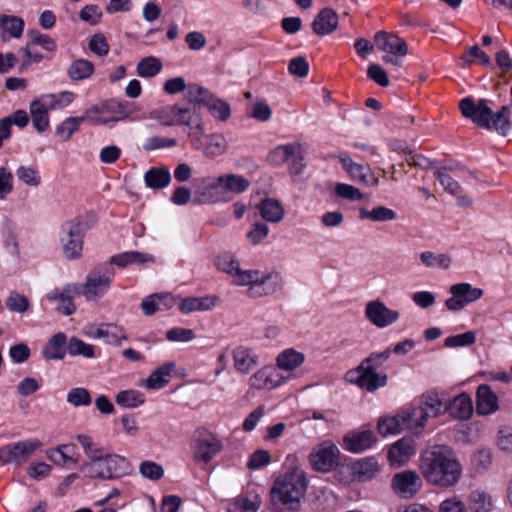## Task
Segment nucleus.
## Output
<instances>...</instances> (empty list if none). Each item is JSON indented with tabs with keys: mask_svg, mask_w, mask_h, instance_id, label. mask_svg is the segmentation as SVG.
I'll list each match as a JSON object with an SVG mask.
<instances>
[{
	"mask_svg": "<svg viewBox=\"0 0 512 512\" xmlns=\"http://www.w3.org/2000/svg\"><path fill=\"white\" fill-rule=\"evenodd\" d=\"M163 68V64L160 59L154 56H148L142 58L136 66V72L139 77L152 78L158 75Z\"/></svg>",
	"mask_w": 512,
	"mask_h": 512,
	"instance_id": "53",
	"label": "nucleus"
},
{
	"mask_svg": "<svg viewBox=\"0 0 512 512\" xmlns=\"http://www.w3.org/2000/svg\"><path fill=\"white\" fill-rule=\"evenodd\" d=\"M444 402L442 395L436 390L423 393L417 403L401 409L406 431L414 436H420L430 418L443 413Z\"/></svg>",
	"mask_w": 512,
	"mask_h": 512,
	"instance_id": "3",
	"label": "nucleus"
},
{
	"mask_svg": "<svg viewBox=\"0 0 512 512\" xmlns=\"http://www.w3.org/2000/svg\"><path fill=\"white\" fill-rule=\"evenodd\" d=\"M83 334L93 340H103L105 344L121 346L128 336L124 327L115 323L88 324Z\"/></svg>",
	"mask_w": 512,
	"mask_h": 512,
	"instance_id": "14",
	"label": "nucleus"
},
{
	"mask_svg": "<svg viewBox=\"0 0 512 512\" xmlns=\"http://www.w3.org/2000/svg\"><path fill=\"white\" fill-rule=\"evenodd\" d=\"M261 217L270 223L280 222L285 215V209L280 201L275 198L266 197L258 205Z\"/></svg>",
	"mask_w": 512,
	"mask_h": 512,
	"instance_id": "41",
	"label": "nucleus"
},
{
	"mask_svg": "<svg viewBox=\"0 0 512 512\" xmlns=\"http://www.w3.org/2000/svg\"><path fill=\"white\" fill-rule=\"evenodd\" d=\"M25 23L22 18L12 15H0V30L3 41L18 39L22 36Z\"/></svg>",
	"mask_w": 512,
	"mask_h": 512,
	"instance_id": "35",
	"label": "nucleus"
},
{
	"mask_svg": "<svg viewBox=\"0 0 512 512\" xmlns=\"http://www.w3.org/2000/svg\"><path fill=\"white\" fill-rule=\"evenodd\" d=\"M175 369L173 362H168L156 368L147 379L143 380L142 386L148 390H159L168 382L171 373Z\"/></svg>",
	"mask_w": 512,
	"mask_h": 512,
	"instance_id": "38",
	"label": "nucleus"
},
{
	"mask_svg": "<svg viewBox=\"0 0 512 512\" xmlns=\"http://www.w3.org/2000/svg\"><path fill=\"white\" fill-rule=\"evenodd\" d=\"M391 487L399 497L410 499L421 489L422 479L417 472L404 470L393 475Z\"/></svg>",
	"mask_w": 512,
	"mask_h": 512,
	"instance_id": "18",
	"label": "nucleus"
},
{
	"mask_svg": "<svg viewBox=\"0 0 512 512\" xmlns=\"http://www.w3.org/2000/svg\"><path fill=\"white\" fill-rule=\"evenodd\" d=\"M366 319L375 327L384 329L395 324L400 318L398 310L390 309L383 301H369L364 310Z\"/></svg>",
	"mask_w": 512,
	"mask_h": 512,
	"instance_id": "17",
	"label": "nucleus"
},
{
	"mask_svg": "<svg viewBox=\"0 0 512 512\" xmlns=\"http://www.w3.org/2000/svg\"><path fill=\"white\" fill-rule=\"evenodd\" d=\"M337 158L351 180L368 187L378 185V178L368 166L354 162L346 152L339 153Z\"/></svg>",
	"mask_w": 512,
	"mask_h": 512,
	"instance_id": "19",
	"label": "nucleus"
},
{
	"mask_svg": "<svg viewBox=\"0 0 512 512\" xmlns=\"http://www.w3.org/2000/svg\"><path fill=\"white\" fill-rule=\"evenodd\" d=\"M449 292L451 297L446 299L445 306L453 312L464 309L466 306L479 300L484 294L481 288L473 287L467 282L453 284Z\"/></svg>",
	"mask_w": 512,
	"mask_h": 512,
	"instance_id": "15",
	"label": "nucleus"
},
{
	"mask_svg": "<svg viewBox=\"0 0 512 512\" xmlns=\"http://www.w3.org/2000/svg\"><path fill=\"white\" fill-rule=\"evenodd\" d=\"M260 498L255 493H247L235 498L228 506V512H257Z\"/></svg>",
	"mask_w": 512,
	"mask_h": 512,
	"instance_id": "46",
	"label": "nucleus"
},
{
	"mask_svg": "<svg viewBox=\"0 0 512 512\" xmlns=\"http://www.w3.org/2000/svg\"><path fill=\"white\" fill-rule=\"evenodd\" d=\"M416 453V443L412 438L397 440L388 450V460L394 467L405 465Z\"/></svg>",
	"mask_w": 512,
	"mask_h": 512,
	"instance_id": "25",
	"label": "nucleus"
},
{
	"mask_svg": "<svg viewBox=\"0 0 512 512\" xmlns=\"http://www.w3.org/2000/svg\"><path fill=\"white\" fill-rule=\"evenodd\" d=\"M147 187L152 189H162L169 185L171 174L166 167H152L144 175Z\"/></svg>",
	"mask_w": 512,
	"mask_h": 512,
	"instance_id": "45",
	"label": "nucleus"
},
{
	"mask_svg": "<svg viewBox=\"0 0 512 512\" xmlns=\"http://www.w3.org/2000/svg\"><path fill=\"white\" fill-rule=\"evenodd\" d=\"M211 116L219 121H226L231 116L230 104L212 94L208 102L205 104Z\"/></svg>",
	"mask_w": 512,
	"mask_h": 512,
	"instance_id": "54",
	"label": "nucleus"
},
{
	"mask_svg": "<svg viewBox=\"0 0 512 512\" xmlns=\"http://www.w3.org/2000/svg\"><path fill=\"white\" fill-rule=\"evenodd\" d=\"M476 342V334L473 331H467L462 334L449 336L444 341L447 348L468 347Z\"/></svg>",
	"mask_w": 512,
	"mask_h": 512,
	"instance_id": "60",
	"label": "nucleus"
},
{
	"mask_svg": "<svg viewBox=\"0 0 512 512\" xmlns=\"http://www.w3.org/2000/svg\"><path fill=\"white\" fill-rule=\"evenodd\" d=\"M248 115L261 122H266L271 118L272 110L265 100H257L251 104Z\"/></svg>",
	"mask_w": 512,
	"mask_h": 512,
	"instance_id": "64",
	"label": "nucleus"
},
{
	"mask_svg": "<svg viewBox=\"0 0 512 512\" xmlns=\"http://www.w3.org/2000/svg\"><path fill=\"white\" fill-rule=\"evenodd\" d=\"M338 14L331 8H323L312 22L313 32L319 36L329 35L338 27Z\"/></svg>",
	"mask_w": 512,
	"mask_h": 512,
	"instance_id": "31",
	"label": "nucleus"
},
{
	"mask_svg": "<svg viewBox=\"0 0 512 512\" xmlns=\"http://www.w3.org/2000/svg\"><path fill=\"white\" fill-rule=\"evenodd\" d=\"M203 182L209 187H219L224 193L234 195L245 192L250 186L247 178L237 174H226L215 179L205 178Z\"/></svg>",
	"mask_w": 512,
	"mask_h": 512,
	"instance_id": "24",
	"label": "nucleus"
},
{
	"mask_svg": "<svg viewBox=\"0 0 512 512\" xmlns=\"http://www.w3.org/2000/svg\"><path fill=\"white\" fill-rule=\"evenodd\" d=\"M212 93L198 84H189L185 90V97L190 103L205 104L208 102Z\"/></svg>",
	"mask_w": 512,
	"mask_h": 512,
	"instance_id": "59",
	"label": "nucleus"
},
{
	"mask_svg": "<svg viewBox=\"0 0 512 512\" xmlns=\"http://www.w3.org/2000/svg\"><path fill=\"white\" fill-rule=\"evenodd\" d=\"M445 411H448L455 419H469L473 414V402L471 396L464 392L458 394L448 404L444 403L443 412Z\"/></svg>",
	"mask_w": 512,
	"mask_h": 512,
	"instance_id": "29",
	"label": "nucleus"
},
{
	"mask_svg": "<svg viewBox=\"0 0 512 512\" xmlns=\"http://www.w3.org/2000/svg\"><path fill=\"white\" fill-rule=\"evenodd\" d=\"M189 446L193 461L202 466L210 464L223 449L220 438L204 427L194 431Z\"/></svg>",
	"mask_w": 512,
	"mask_h": 512,
	"instance_id": "6",
	"label": "nucleus"
},
{
	"mask_svg": "<svg viewBox=\"0 0 512 512\" xmlns=\"http://www.w3.org/2000/svg\"><path fill=\"white\" fill-rule=\"evenodd\" d=\"M204 146L202 150L208 157H217L225 153L227 149V142L222 134H210L204 138ZM192 146L196 149H201L199 139L192 140Z\"/></svg>",
	"mask_w": 512,
	"mask_h": 512,
	"instance_id": "36",
	"label": "nucleus"
},
{
	"mask_svg": "<svg viewBox=\"0 0 512 512\" xmlns=\"http://www.w3.org/2000/svg\"><path fill=\"white\" fill-rule=\"evenodd\" d=\"M459 108L462 115L471 119L477 126L481 128L487 126V118L491 113L488 100L479 99L475 101L471 97H465L460 101Z\"/></svg>",
	"mask_w": 512,
	"mask_h": 512,
	"instance_id": "22",
	"label": "nucleus"
},
{
	"mask_svg": "<svg viewBox=\"0 0 512 512\" xmlns=\"http://www.w3.org/2000/svg\"><path fill=\"white\" fill-rule=\"evenodd\" d=\"M359 217L362 220L373 222H388L396 219V213L393 209L385 206H376L372 209L360 208Z\"/></svg>",
	"mask_w": 512,
	"mask_h": 512,
	"instance_id": "49",
	"label": "nucleus"
},
{
	"mask_svg": "<svg viewBox=\"0 0 512 512\" xmlns=\"http://www.w3.org/2000/svg\"><path fill=\"white\" fill-rule=\"evenodd\" d=\"M238 280L239 286H249V294L252 297L272 295L282 286V278L277 272L247 270V273L240 275Z\"/></svg>",
	"mask_w": 512,
	"mask_h": 512,
	"instance_id": "9",
	"label": "nucleus"
},
{
	"mask_svg": "<svg viewBox=\"0 0 512 512\" xmlns=\"http://www.w3.org/2000/svg\"><path fill=\"white\" fill-rule=\"evenodd\" d=\"M511 107L512 104L509 106H502L501 109L495 113L491 110V113L487 118L488 124L484 128L489 130L493 129L499 134L506 136L511 128Z\"/></svg>",
	"mask_w": 512,
	"mask_h": 512,
	"instance_id": "34",
	"label": "nucleus"
},
{
	"mask_svg": "<svg viewBox=\"0 0 512 512\" xmlns=\"http://www.w3.org/2000/svg\"><path fill=\"white\" fill-rule=\"evenodd\" d=\"M42 96L47 103L53 105V110L67 107L75 99V93L72 91H62L56 94H44Z\"/></svg>",
	"mask_w": 512,
	"mask_h": 512,
	"instance_id": "62",
	"label": "nucleus"
},
{
	"mask_svg": "<svg viewBox=\"0 0 512 512\" xmlns=\"http://www.w3.org/2000/svg\"><path fill=\"white\" fill-rule=\"evenodd\" d=\"M67 337L64 333L53 335L43 348V357L47 360H62L67 351Z\"/></svg>",
	"mask_w": 512,
	"mask_h": 512,
	"instance_id": "42",
	"label": "nucleus"
},
{
	"mask_svg": "<svg viewBox=\"0 0 512 512\" xmlns=\"http://www.w3.org/2000/svg\"><path fill=\"white\" fill-rule=\"evenodd\" d=\"M377 429L378 432L384 437L389 435H397L406 430L402 411L400 410L393 416L380 418L378 420Z\"/></svg>",
	"mask_w": 512,
	"mask_h": 512,
	"instance_id": "44",
	"label": "nucleus"
},
{
	"mask_svg": "<svg viewBox=\"0 0 512 512\" xmlns=\"http://www.w3.org/2000/svg\"><path fill=\"white\" fill-rule=\"evenodd\" d=\"M289 381V377L279 372L274 365H264L257 369L247 380L250 390L272 391Z\"/></svg>",
	"mask_w": 512,
	"mask_h": 512,
	"instance_id": "13",
	"label": "nucleus"
},
{
	"mask_svg": "<svg viewBox=\"0 0 512 512\" xmlns=\"http://www.w3.org/2000/svg\"><path fill=\"white\" fill-rule=\"evenodd\" d=\"M128 101L110 99L84 112V118L93 125H108L125 119L130 114Z\"/></svg>",
	"mask_w": 512,
	"mask_h": 512,
	"instance_id": "7",
	"label": "nucleus"
},
{
	"mask_svg": "<svg viewBox=\"0 0 512 512\" xmlns=\"http://www.w3.org/2000/svg\"><path fill=\"white\" fill-rule=\"evenodd\" d=\"M390 357V349L370 353L357 367L346 372L345 381L370 393L377 391L387 384V375L377 369Z\"/></svg>",
	"mask_w": 512,
	"mask_h": 512,
	"instance_id": "2",
	"label": "nucleus"
},
{
	"mask_svg": "<svg viewBox=\"0 0 512 512\" xmlns=\"http://www.w3.org/2000/svg\"><path fill=\"white\" fill-rule=\"evenodd\" d=\"M116 403L124 408L134 409L145 402V395L139 390L127 389L116 394Z\"/></svg>",
	"mask_w": 512,
	"mask_h": 512,
	"instance_id": "52",
	"label": "nucleus"
},
{
	"mask_svg": "<svg viewBox=\"0 0 512 512\" xmlns=\"http://www.w3.org/2000/svg\"><path fill=\"white\" fill-rule=\"evenodd\" d=\"M436 179L439 181L441 186L448 193L457 197V203L462 207H469L472 204L470 197L461 195V187L457 181H455L445 169H440L435 173Z\"/></svg>",
	"mask_w": 512,
	"mask_h": 512,
	"instance_id": "37",
	"label": "nucleus"
},
{
	"mask_svg": "<svg viewBox=\"0 0 512 512\" xmlns=\"http://www.w3.org/2000/svg\"><path fill=\"white\" fill-rule=\"evenodd\" d=\"M220 303V298L216 295H205L201 297L178 296L177 306L182 314H190L193 312L209 311Z\"/></svg>",
	"mask_w": 512,
	"mask_h": 512,
	"instance_id": "27",
	"label": "nucleus"
},
{
	"mask_svg": "<svg viewBox=\"0 0 512 512\" xmlns=\"http://www.w3.org/2000/svg\"><path fill=\"white\" fill-rule=\"evenodd\" d=\"M379 471L377 458L373 456L359 459L353 465V474L358 481L365 482L373 479Z\"/></svg>",
	"mask_w": 512,
	"mask_h": 512,
	"instance_id": "43",
	"label": "nucleus"
},
{
	"mask_svg": "<svg viewBox=\"0 0 512 512\" xmlns=\"http://www.w3.org/2000/svg\"><path fill=\"white\" fill-rule=\"evenodd\" d=\"M17 179L29 186L36 188L41 185L42 177L37 165H20L15 171Z\"/></svg>",
	"mask_w": 512,
	"mask_h": 512,
	"instance_id": "51",
	"label": "nucleus"
},
{
	"mask_svg": "<svg viewBox=\"0 0 512 512\" xmlns=\"http://www.w3.org/2000/svg\"><path fill=\"white\" fill-rule=\"evenodd\" d=\"M81 472L88 478L115 480L133 472L129 460L119 454L104 453L94 461H87L81 466Z\"/></svg>",
	"mask_w": 512,
	"mask_h": 512,
	"instance_id": "5",
	"label": "nucleus"
},
{
	"mask_svg": "<svg viewBox=\"0 0 512 512\" xmlns=\"http://www.w3.org/2000/svg\"><path fill=\"white\" fill-rule=\"evenodd\" d=\"M140 474L151 481L160 480L164 475V469L160 464L154 461L146 460L139 466Z\"/></svg>",
	"mask_w": 512,
	"mask_h": 512,
	"instance_id": "63",
	"label": "nucleus"
},
{
	"mask_svg": "<svg viewBox=\"0 0 512 512\" xmlns=\"http://www.w3.org/2000/svg\"><path fill=\"white\" fill-rule=\"evenodd\" d=\"M194 123L196 124L195 128L202 133L203 126L196 111L189 107H182L180 105L175 104L174 126H191Z\"/></svg>",
	"mask_w": 512,
	"mask_h": 512,
	"instance_id": "50",
	"label": "nucleus"
},
{
	"mask_svg": "<svg viewBox=\"0 0 512 512\" xmlns=\"http://www.w3.org/2000/svg\"><path fill=\"white\" fill-rule=\"evenodd\" d=\"M76 453V445L64 444L51 449L47 452V457L54 464L64 466L69 463H76L74 455Z\"/></svg>",
	"mask_w": 512,
	"mask_h": 512,
	"instance_id": "47",
	"label": "nucleus"
},
{
	"mask_svg": "<svg viewBox=\"0 0 512 512\" xmlns=\"http://www.w3.org/2000/svg\"><path fill=\"white\" fill-rule=\"evenodd\" d=\"M499 408L498 397L487 384H481L476 391V411L479 415H490Z\"/></svg>",
	"mask_w": 512,
	"mask_h": 512,
	"instance_id": "33",
	"label": "nucleus"
},
{
	"mask_svg": "<svg viewBox=\"0 0 512 512\" xmlns=\"http://www.w3.org/2000/svg\"><path fill=\"white\" fill-rule=\"evenodd\" d=\"M114 277L115 270L112 266L98 264L88 273L85 283L80 287V293L86 300L96 301L109 291Z\"/></svg>",
	"mask_w": 512,
	"mask_h": 512,
	"instance_id": "8",
	"label": "nucleus"
},
{
	"mask_svg": "<svg viewBox=\"0 0 512 512\" xmlns=\"http://www.w3.org/2000/svg\"><path fill=\"white\" fill-rule=\"evenodd\" d=\"M340 451L333 442L323 441L309 454V462L315 471L326 473L337 466Z\"/></svg>",
	"mask_w": 512,
	"mask_h": 512,
	"instance_id": "16",
	"label": "nucleus"
},
{
	"mask_svg": "<svg viewBox=\"0 0 512 512\" xmlns=\"http://www.w3.org/2000/svg\"><path fill=\"white\" fill-rule=\"evenodd\" d=\"M6 306L12 312L24 313L28 310V298L17 291H11L6 299Z\"/></svg>",
	"mask_w": 512,
	"mask_h": 512,
	"instance_id": "61",
	"label": "nucleus"
},
{
	"mask_svg": "<svg viewBox=\"0 0 512 512\" xmlns=\"http://www.w3.org/2000/svg\"><path fill=\"white\" fill-rule=\"evenodd\" d=\"M42 443L36 438L12 442L0 447V461L4 465L21 466L30 456L41 448Z\"/></svg>",
	"mask_w": 512,
	"mask_h": 512,
	"instance_id": "12",
	"label": "nucleus"
},
{
	"mask_svg": "<svg viewBox=\"0 0 512 512\" xmlns=\"http://www.w3.org/2000/svg\"><path fill=\"white\" fill-rule=\"evenodd\" d=\"M306 356L303 352L290 347L282 350L275 358V368L289 377V381L297 376V371L305 363Z\"/></svg>",
	"mask_w": 512,
	"mask_h": 512,
	"instance_id": "21",
	"label": "nucleus"
},
{
	"mask_svg": "<svg viewBox=\"0 0 512 512\" xmlns=\"http://www.w3.org/2000/svg\"><path fill=\"white\" fill-rule=\"evenodd\" d=\"M374 41L379 50L394 56L403 57L408 52L406 42L395 34L380 31L376 33Z\"/></svg>",
	"mask_w": 512,
	"mask_h": 512,
	"instance_id": "28",
	"label": "nucleus"
},
{
	"mask_svg": "<svg viewBox=\"0 0 512 512\" xmlns=\"http://www.w3.org/2000/svg\"><path fill=\"white\" fill-rule=\"evenodd\" d=\"M83 121H87V118H84V115L80 117L66 118L56 127V135H58L61 140L68 141L72 135L79 130Z\"/></svg>",
	"mask_w": 512,
	"mask_h": 512,
	"instance_id": "57",
	"label": "nucleus"
},
{
	"mask_svg": "<svg viewBox=\"0 0 512 512\" xmlns=\"http://www.w3.org/2000/svg\"><path fill=\"white\" fill-rule=\"evenodd\" d=\"M231 357L234 369L243 375L249 374L260 362V356L256 349L243 344L232 349Z\"/></svg>",
	"mask_w": 512,
	"mask_h": 512,
	"instance_id": "23",
	"label": "nucleus"
},
{
	"mask_svg": "<svg viewBox=\"0 0 512 512\" xmlns=\"http://www.w3.org/2000/svg\"><path fill=\"white\" fill-rule=\"evenodd\" d=\"M267 158L276 167L289 163V173L294 176L302 174L305 168L303 145L298 141L274 147Z\"/></svg>",
	"mask_w": 512,
	"mask_h": 512,
	"instance_id": "10",
	"label": "nucleus"
},
{
	"mask_svg": "<svg viewBox=\"0 0 512 512\" xmlns=\"http://www.w3.org/2000/svg\"><path fill=\"white\" fill-rule=\"evenodd\" d=\"M85 233V224L79 219H73L62 224L60 241L67 259L74 260L81 257Z\"/></svg>",
	"mask_w": 512,
	"mask_h": 512,
	"instance_id": "11",
	"label": "nucleus"
},
{
	"mask_svg": "<svg viewBox=\"0 0 512 512\" xmlns=\"http://www.w3.org/2000/svg\"><path fill=\"white\" fill-rule=\"evenodd\" d=\"M216 266L220 271L232 276L236 285H239L238 278L240 275L247 273V270L240 268V263L236 256L229 251L222 252L217 256Z\"/></svg>",
	"mask_w": 512,
	"mask_h": 512,
	"instance_id": "40",
	"label": "nucleus"
},
{
	"mask_svg": "<svg viewBox=\"0 0 512 512\" xmlns=\"http://www.w3.org/2000/svg\"><path fill=\"white\" fill-rule=\"evenodd\" d=\"M421 263L427 268L448 269L451 265V257L446 253L436 254L431 251H424L420 254Z\"/></svg>",
	"mask_w": 512,
	"mask_h": 512,
	"instance_id": "55",
	"label": "nucleus"
},
{
	"mask_svg": "<svg viewBox=\"0 0 512 512\" xmlns=\"http://www.w3.org/2000/svg\"><path fill=\"white\" fill-rule=\"evenodd\" d=\"M377 442V437L371 429L352 430L346 433L342 440V448L353 454H360L371 449Z\"/></svg>",
	"mask_w": 512,
	"mask_h": 512,
	"instance_id": "20",
	"label": "nucleus"
},
{
	"mask_svg": "<svg viewBox=\"0 0 512 512\" xmlns=\"http://www.w3.org/2000/svg\"><path fill=\"white\" fill-rule=\"evenodd\" d=\"M94 72V64L84 58L74 59L71 61L66 70L68 78L74 82L88 80L93 76Z\"/></svg>",
	"mask_w": 512,
	"mask_h": 512,
	"instance_id": "39",
	"label": "nucleus"
},
{
	"mask_svg": "<svg viewBox=\"0 0 512 512\" xmlns=\"http://www.w3.org/2000/svg\"><path fill=\"white\" fill-rule=\"evenodd\" d=\"M67 351L71 356H82L84 358L92 359L96 357L95 347L91 344L85 343L77 337H71L68 341Z\"/></svg>",
	"mask_w": 512,
	"mask_h": 512,
	"instance_id": "56",
	"label": "nucleus"
},
{
	"mask_svg": "<svg viewBox=\"0 0 512 512\" xmlns=\"http://www.w3.org/2000/svg\"><path fill=\"white\" fill-rule=\"evenodd\" d=\"M66 400L74 407H86L92 403L90 392L83 387H76L69 390Z\"/></svg>",
	"mask_w": 512,
	"mask_h": 512,
	"instance_id": "58",
	"label": "nucleus"
},
{
	"mask_svg": "<svg viewBox=\"0 0 512 512\" xmlns=\"http://www.w3.org/2000/svg\"><path fill=\"white\" fill-rule=\"evenodd\" d=\"M468 505L471 512H491L493 508L492 497L484 490H473L469 493Z\"/></svg>",
	"mask_w": 512,
	"mask_h": 512,
	"instance_id": "48",
	"label": "nucleus"
},
{
	"mask_svg": "<svg viewBox=\"0 0 512 512\" xmlns=\"http://www.w3.org/2000/svg\"><path fill=\"white\" fill-rule=\"evenodd\" d=\"M420 472L424 479L440 487L456 485L462 476V465L447 445H432L420 455Z\"/></svg>",
	"mask_w": 512,
	"mask_h": 512,
	"instance_id": "1",
	"label": "nucleus"
},
{
	"mask_svg": "<svg viewBox=\"0 0 512 512\" xmlns=\"http://www.w3.org/2000/svg\"><path fill=\"white\" fill-rule=\"evenodd\" d=\"M49 110H53V105L47 103L43 96L30 103L32 123L39 133L45 132L49 128Z\"/></svg>",
	"mask_w": 512,
	"mask_h": 512,
	"instance_id": "30",
	"label": "nucleus"
},
{
	"mask_svg": "<svg viewBox=\"0 0 512 512\" xmlns=\"http://www.w3.org/2000/svg\"><path fill=\"white\" fill-rule=\"evenodd\" d=\"M156 261L155 256L149 253H143L139 251H126L116 255H113L109 262L110 266L116 265L120 268H125L129 265H145V264H154Z\"/></svg>",
	"mask_w": 512,
	"mask_h": 512,
	"instance_id": "32",
	"label": "nucleus"
},
{
	"mask_svg": "<svg viewBox=\"0 0 512 512\" xmlns=\"http://www.w3.org/2000/svg\"><path fill=\"white\" fill-rule=\"evenodd\" d=\"M178 296L168 292L155 293L145 297L141 302L142 312L151 316L159 311H167L177 305Z\"/></svg>",
	"mask_w": 512,
	"mask_h": 512,
	"instance_id": "26",
	"label": "nucleus"
},
{
	"mask_svg": "<svg viewBox=\"0 0 512 512\" xmlns=\"http://www.w3.org/2000/svg\"><path fill=\"white\" fill-rule=\"evenodd\" d=\"M307 486L305 472L299 467L290 468L275 479L271 489V500L274 505L293 509L304 498Z\"/></svg>",
	"mask_w": 512,
	"mask_h": 512,
	"instance_id": "4",
	"label": "nucleus"
}]
</instances>
